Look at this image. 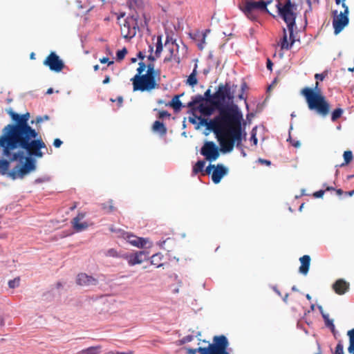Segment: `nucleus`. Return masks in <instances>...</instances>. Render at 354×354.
Masks as SVG:
<instances>
[{"instance_id":"obj_1","label":"nucleus","mask_w":354,"mask_h":354,"mask_svg":"<svg viewBox=\"0 0 354 354\" xmlns=\"http://www.w3.org/2000/svg\"><path fill=\"white\" fill-rule=\"evenodd\" d=\"M13 124L4 127L0 136V147L8 160H0V174L12 179L24 178L36 169L32 156L41 158L46 145L39 131L28 124L30 113L18 114L11 109L7 111Z\"/></svg>"},{"instance_id":"obj_2","label":"nucleus","mask_w":354,"mask_h":354,"mask_svg":"<svg viewBox=\"0 0 354 354\" xmlns=\"http://www.w3.org/2000/svg\"><path fill=\"white\" fill-rule=\"evenodd\" d=\"M217 111L218 114L212 120L207 122L203 119L201 124L205 123L216 135L222 152H230L235 143L236 147L241 145L243 115L236 106H227Z\"/></svg>"},{"instance_id":"obj_3","label":"nucleus","mask_w":354,"mask_h":354,"mask_svg":"<svg viewBox=\"0 0 354 354\" xmlns=\"http://www.w3.org/2000/svg\"><path fill=\"white\" fill-rule=\"evenodd\" d=\"M160 70L155 69L153 63L147 65L142 62L138 64L137 74L131 78L133 91H151L160 86Z\"/></svg>"},{"instance_id":"obj_4","label":"nucleus","mask_w":354,"mask_h":354,"mask_svg":"<svg viewBox=\"0 0 354 354\" xmlns=\"http://www.w3.org/2000/svg\"><path fill=\"white\" fill-rule=\"evenodd\" d=\"M129 8L135 10L134 12L129 14L126 19L120 21L121 18L124 17L125 14L122 13L118 17L120 26V31L122 37L125 39H131L136 36L137 30L143 27V13L140 8L141 2L140 0H129Z\"/></svg>"},{"instance_id":"obj_5","label":"nucleus","mask_w":354,"mask_h":354,"mask_svg":"<svg viewBox=\"0 0 354 354\" xmlns=\"http://www.w3.org/2000/svg\"><path fill=\"white\" fill-rule=\"evenodd\" d=\"M310 110H315L322 116H326L330 111V104L322 95L317 81L313 88L305 87L301 91Z\"/></svg>"},{"instance_id":"obj_6","label":"nucleus","mask_w":354,"mask_h":354,"mask_svg":"<svg viewBox=\"0 0 354 354\" xmlns=\"http://www.w3.org/2000/svg\"><path fill=\"white\" fill-rule=\"evenodd\" d=\"M233 99L234 96L231 93L229 84H221L218 86L216 91L214 93L212 106L201 104L197 109L203 115L209 116L214 113L215 110L225 108V106H227L224 104L226 102V100L230 102L232 101Z\"/></svg>"},{"instance_id":"obj_7","label":"nucleus","mask_w":354,"mask_h":354,"mask_svg":"<svg viewBox=\"0 0 354 354\" xmlns=\"http://www.w3.org/2000/svg\"><path fill=\"white\" fill-rule=\"evenodd\" d=\"M228 341L225 336H215L213 339V343L209 344L207 347H199L198 348L188 349V354H195L199 352L200 354H228L227 350Z\"/></svg>"},{"instance_id":"obj_8","label":"nucleus","mask_w":354,"mask_h":354,"mask_svg":"<svg viewBox=\"0 0 354 354\" xmlns=\"http://www.w3.org/2000/svg\"><path fill=\"white\" fill-rule=\"evenodd\" d=\"M276 6L279 15L287 24L290 37L291 38L293 35V28L295 26L296 14L295 10H296V6L290 0H283V3L278 1Z\"/></svg>"},{"instance_id":"obj_9","label":"nucleus","mask_w":354,"mask_h":354,"mask_svg":"<svg viewBox=\"0 0 354 354\" xmlns=\"http://www.w3.org/2000/svg\"><path fill=\"white\" fill-rule=\"evenodd\" d=\"M270 3V1L247 0L240 6V8L249 19L254 20L257 18L256 10H259L268 12L267 5Z\"/></svg>"},{"instance_id":"obj_10","label":"nucleus","mask_w":354,"mask_h":354,"mask_svg":"<svg viewBox=\"0 0 354 354\" xmlns=\"http://www.w3.org/2000/svg\"><path fill=\"white\" fill-rule=\"evenodd\" d=\"M219 148L212 141H205L200 153L209 162L215 161L220 156Z\"/></svg>"},{"instance_id":"obj_11","label":"nucleus","mask_w":354,"mask_h":354,"mask_svg":"<svg viewBox=\"0 0 354 354\" xmlns=\"http://www.w3.org/2000/svg\"><path fill=\"white\" fill-rule=\"evenodd\" d=\"M342 6L344 8V12H341L340 14L337 16V17L334 18L333 21L334 33L335 35L339 34L348 24V8L344 2L342 3Z\"/></svg>"},{"instance_id":"obj_12","label":"nucleus","mask_w":354,"mask_h":354,"mask_svg":"<svg viewBox=\"0 0 354 354\" xmlns=\"http://www.w3.org/2000/svg\"><path fill=\"white\" fill-rule=\"evenodd\" d=\"M44 64L55 72L59 73L64 68V64L59 57L55 53L51 52L44 61Z\"/></svg>"},{"instance_id":"obj_13","label":"nucleus","mask_w":354,"mask_h":354,"mask_svg":"<svg viewBox=\"0 0 354 354\" xmlns=\"http://www.w3.org/2000/svg\"><path fill=\"white\" fill-rule=\"evenodd\" d=\"M86 213L79 212L77 215L71 221L72 226L75 232H80L88 228V225L86 222H81V221L84 219Z\"/></svg>"},{"instance_id":"obj_14","label":"nucleus","mask_w":354,"mask_h":354,"mask_svg":"<svg viewBox=\"0 0 354 354\" xmlns=\"http://www.w3.org/2000/svg\"><path fill=\"white\" fill-rule=\"evenodd\" d=\"M228 172V169L222 164H218L214 167L212 173V180L214 183L218 184L221 182L222 178Z\"/></svg>"},{"instance_id":"obj_15","label":"nucleus","mask_w":354,"mask_h":354,"mask_svg":"<svg viewBox=\"0 0 354 354\" xmlns=\"http://www.w3.org/2000/svg\"><path fill=\"white\" fill-rule=\"evenodd\" d=\"M77 283L80 286H95L97 283V280L86 273H80L77 276Z\"/></svg>"},{"instance_id":"obj_16","label":"nucleus","mask_w":354,"mask_h":354,"mask_svg":"<svg viewBox=\"0 0 354 354\" xmlns=\"http://www.w3.org/2000/svg\"><path fill=\"white\" fill-rule=\"evenodd\" d=\"M349 283L342 279H337L333 285V289L337 295H344L349 290Z\"/></svg>"},{"instance_id":"obj_17","label":"nucleus","mask_w":354,"mask_h":354,"mask_svg":"<svg viewBox=\"0 0 354 354\" xmlns=\"http://www.w3.org/2000/svg\"><path fill=\"white\" fill-rule=\"evenodd\" d=\"M124 235V239L133 246L143 248L146 245L147 241L142 238L129 234V233H125Z\"/></svg>"},{"instance_id":"obj_18","label":"nucleus","mask_w":354,"mask_h":354,"mask_svg":"<svg viewBox=\"0 0 354 354\" xmlns=\"http://www.w3.org/2000/svg\"><path fill=\"white\" fill-rule=\"evenodd\" d=\"M301 266L299 267V272L304 275H306L308 272L310 264V257L309 255H304L299 259Z\"/></svg>"},{"instance_id":"obj_19","label":"nucleus","mask_w":354,"mask_h":354,"mask_svg":"<svg viewBox=\"0 0 354 354\" xmlns=\"http://www.w3.org/2000/svg\"><path fill=\"white\" fill-rule=\"evenodd\" d=\"M145 253L143 251L137 252L135 254H131L128 258V263L130 266H134L136 264H140L143 262L142 256H145Z\"/></svg>"},{"instance_id":"obj_20","label":"nucleus","mask_w":354,"mask_h":354,"mask_svg":"<svg viewBox=\"0 0 354 354\" xmlns=\"http://www.w3.org/2000/svg\"><path fill=\"white\" fill-rule=\"evenodd\" d=\"M204 97L201 95H196L192 97V100L187 103V107L190 108L192 110H195V106L198 104V106L201 104H203Z\"/></svg>"},{"instance_id":"obj_21","label":"nucleus","mask_w":354,"mask_h":354,"mask_svg":"<svg viewBox=\"0 0 354 354\" xmlns=\"http://www.w3.org/2000/svg\"><path fill=\"white\" fill-rule=\"evenodd\" d=\"M152 129L153 131L159 133L161 136H165L167 133V128L165 124L158 120L154 122Z\"/></svg>"},{"instance_id":"obj_22","label":"nucleus","mask_w":354,"mask_h":354,"mask_svg":"<svg viewBox=\"0 0 354 354\" xmlns=\"http://www.w3.org/2000/svg\"><path fill=\"white\" fill-rule=\"evenodd\" d=\"M197 67H198V66L196 64L192 73L188 76V78L187 79V81H186V84L191 86H194L198 83V80L196 77Z\"/></svg>"},{"instance_id":"obj_23","label":"nucleus","mask_w":354,"mask_h":354,"mask_svg":"<svg viewBox=\"0 0 354 354\" xmlns=\"http://www.w3.org/2000/svg\"><path fill=\"white\" fill-rule=\"evenodd\" d=\"M179 97L180 95H175L167 104L172 107L176 112L179 111L183 106L182 102L180 101Z\"/></svg>"},{"instance_id":"obj_24","label":"nucleus","mask_w":354,"mask_h":354,"mask_svg":"<svg viewBox=\"0 0 354 354\" xmlns=\"http://www.w3.org/2000/svg\"><path fill=\"white\" fill-rule=\"evenodd\" d=\"M283 37L281 40V44H280V46H281V49H286V50H288L291 48L292 45L293 44L295 40L292 39L291 41V43L289 44L288 42V38H287V34H286V30L285 28H283Z\"/></svg>"},{"instance_id":"obj_25","label":"nucleus","mask_w":354,"mask_h":354,"mask_svg":"<svg viewBox=\"0 0 354 354\" xmlns=\"http://www.w3.org/2000/svg\"><path fill=\"white\" fill-rule=\"evenodd\" d=\"M162 258L163 255L162 254L156 253L151 257V263L156 266L157 268H160L163 266V264L160 263Z\"/></svg>"},{"instance_id":"obj_26","label":"nucleus","mask_w":354,"mask_h":354,"mask_svg":"<svg viewBox=\"0 0 354 354\" xmlns=\"http://www.w3.org/2000/svg\"><path fill=\"white\" fill-rule=\"evenodd\" d=\"M347 335L349 337L348 351L351 354H354V328L347 332Z\"/></svg>"},{"instance_id":"obj_27","label":"nucleus","mask_w":354,"mask_h":354,"mask_svg":"<svg viewBox=\"0 0 354 354\" xmlns=\"http://www.w3.org/2000/svg\"><path fill=\"white\" fill-rule=\"evenodd\" d=\"M101 209L105 212V213H111L113 212L115 208L113 205V201L110 200L107 203H104L100 205Z\"/></svg>"},{"instance_id":"obj_28","label":"nucleus","mask_w":354,"mask_h":354,"mask_svg":"<svg viewBox=\"0 0 354 354\" xmlns=\"http://www.w3.org/2000/svg\"><path fill=\"white\" fill-rule=\"evenodd\" d=\"M205 165V160H198L193 167L192 172L194 174H197L203 171Z\"/></svg>"},{"instance_id":"obj_29","label":"nucleus","mask_w":354,"mask_h":354,"mask_svg":"<svg viewBox=\"0 0 354 354\" xmlns=\"http://www.w3.org/2000/svg\"><path fill=\"white\" fill-rule=\"evenodd\" d=\"M343 156H344V162L341 164V165H340L341 167L348 165L349 162H351V160L353 158V153L351 151H344Z\"/></svg>"},{"instance_id":"obj_30","label":"nucleus","mask_w":354,"mask_h":354,"mask_svg":"<svg viewBox=\"0 0 354 354\" xmlns=\"http://www.w3.org/2000/svg\"><path fill=\"white\" fill-rule=\"evenodd\" d=\"M344 111L341 108L335 109L331 114V120L335 122L342 115Z\"/></svg>"},{"instance_id":"obj_31","label":"nucleus","mask_w":354,"mask_h":354,"mask_svg":"<svg viewBox=\"0 0 354 354\" xmlns=\"http://www.w3.org/2000/svg\"><path fill=\"white\" fill-rule=\"evenodd\" d=\"M102 346L98 345L91 346L85 348L86 354H100L101 353Z\"/></svg>"},{"instance_id":"obj_32","label":"nucleus","mask_w":354,"mask_h":354,"mask_svg":"<svg viewBox=\"0 0 354 354\" xmlns=\"http://www.w3.org/2000/svg\"><path fill=\"white\" fill-rule=\"evenodd\" d=\"M162 51V38L161 37H158L156 42V49L155 51L156 57H159L160 56V53Z\"/></svg>"},{"instance_id":"obj_33","label":"nucleus","mask_w":354,"mask_h":354,"mask_svg":"<svg viewBox=\"0 0 354 354\" xmlns=\"http://www.w3.org/2000/svg\"><path fill=\"white\" fill-rule=\"evenodd\" d=\"M204 101H206L209 104V106H212V100L214 98V94L212 95L210 88H208L204 93Z\"/></svg>"},{"instance_id":"obj_34","label":"nucleus","mask_w":354,"mask_h":354,"mask_svg":"<svg viewBox=\"0 0 354 354\" xmlns=\"http://www.w3.org/2000/svg\"><path fill=\"white\" fill-rule=\"evenodd\" d=\"M127 54V50L126 48H123L122 50H120L116 53V59L118 61H122L126 55Z\"/></svg>"},{"instance_id":"obj_35","label":"nucleus","mask_w":354,"mask_h":354,"mask_svg":"<svg viewBox=\"0 0 354 354\" xmlns=\"http://www.w3.org/2000/svg\"><path fill=\"white\" fill-rule=\"evenodd\" d=\"M20 278L19 277L8 281V286L10 288H15L19 286Z\"/></svg>"},{"instance_id":"obj_36","label":"nucleus","mask_w":354,"mask_h":354,"mask_svg":"<svg viewBox=\"0 0 354 354\" xmlns=\"http://www.w3.org/2000/svg\"><path fill=\"white\" fill-rule=\"evenodd\" d=\"M323 317L324 319V321H325V324L327 327L330 328L331 329L332 331H334L335 330V326L333 324V320L330 319L328 317V315H323Z\"/></svg>"},{"instance_id":"obj_37","label":"nucleus","mask_w":354,"mask_h":354,"mask_svg":"<svg viewBox=\"0 0 354 354\" xmlns=\"http://www.w3.org/2000/svg\"><path fill=\"white\" fill-rule=\"evenodd\" d=\"M334 354H344V346L342 341L337 343Z\"/></svg>"},{"instance_id":"obj_38","label":"nucleus","mask_w":354,"mask_h":354,"mask_svg":"<svg viewBox=\"0 0 354 354\" xmlns=\"http://www.w3.org/2000/svg\"><path fill=\"white\" fill-rule=\"evenodd\" d=\"M106 256L111 257H117L118 255L117 251L115 249L111 248L106 251Z\"/></svg>"},{"instance_id":"obj_39","label":"nucleus","mask_w":354,"mask_h":354,"mask_svg":"<svg viewBox=\"0 0 354 354\" xmlns=\"http://www.w3.org/2000/svg\"><path fill=\"white\" fill-rule=\"evenodd\" d=\"M50 117L48 115H45L43 116H38L36 118V123L39 124L43 122L44 121L48 120Z\"/></svg>"},{"instance_id":"obj_40","label":"nucleus","mask_w":354,"mask_h":354,"mask_svg":"<svg viewBox=\"0 0 354 354\" xmlns=\"http://www.w3.org/2000/svg\"><path fill=\"white\" fill-rule=\"evenodd\" d=\"M216 165L209 164L205 169V172L206 174L209 175L212 173V171L214 169Z\"/></svg>"},{"instance_id":"obj_41","label":"nucleus","mask_w":354,"mask_h":354,"mask_svg":"<svg viewBox=\"0 0 354 354\" xmlns=\"http://www.w3.org/2000/svg\"><path fill=\"white\" fill-rule=\"evenodd\" d=\"M326 73H317L315 74V78L317 80H320V81H323L324 79L325 78V77L326 76Z\"/></svg>"},{"instance_id":"obj_42","label":"nucleus","mask_w":354,"mask_h":354,"mask_svg":"<svg viewBox=\"0 0 354 354\" xmlns=\"http://www.w3.org/2000/svg\"><path fill=\"white\" fill-rule=\"evenodd\" d=\"M171 114L167 111H160L158 114L159 118H164L165 117H170Z\"/></svg>"},{"instance_id":"obj_43","label":"nucleus","mask_w":354,"mask_h":354,"mask_svg":"<svg viewBox=\"0 0 354 354\" xmlns=\"http://www.w3.org/2000/svg\"><path fill=\"white\" fill-rule=\"evenodd\" d=\"M194 337L192 335H187L182 339L181 342L183 344H185L192 341Z\"/></svg>"},{"instance_id":"obj_44","label":"nucleus","mask_w":354,"mask_h":354,"mask_svg":"<svg viewBox=\"0 0 354 354\" xmlns=\"http://www.w3.org/2000/svg\"><path fill=\"white\" fill-rule=\"evenodd\" d=\"M62 145V141L59 139V138H56L53 141V146L56 148H59L61 147V145Z\"/></svg>"},{"instance_id":"obj_45","label":"nucleus","mask_w":354,"mask_h":354,"mask_svg":"<svg viewBox=\"0 0 354 354\" xmlns=\"http://www.w3.org/2000/svg\"><path fill=\"white\" fill-rule=\"evenodd\" d=\"M100 62L102 64L108 63L109 66L113 64V61H109V58H107V57H102V58L100 59Z\"/></svg>"},{"instance_id":"obj_46","label":"nucleus","mask_w":354,"mask_h":354,"mask_svg":"<svg viewBox=\"0 0 354 354\" xmlns=\"http://www.w3.org/2000/svg\"><path fill=\"white\" fill-rule=\"evenodd\" d=\"M105 354H133V351H129V352L110 351Z\"/></svg>"},{"instance_id":"obj_47","label":"nucleus","mask_w":354,"mask_h":354,"mask_svg":"<svg viewBox=\"0 0 354 354\" xmlns=\"http://www.w3.org/2000/svg\"><path fill=\"white\" fill-rule=\"evenodd\" d=\"M324 192H325L324 190H319V191H317V192H315L313 194V196L315 198H321L324 195Z\"/></svg>"},{"instance_id":"obj_48","label":"nucleus","mask_w":354,"mask_h":354,"mask_svg":"<svg viewBox=\"0 0 354 354\" xmlns=\"http://www.w3.org/2000/svg\"><path fill=\"white\" fill-rule=\"evenodd\" d=\"M290 142L292 143V145L296 148L299 147L301 145L299 141H290Z\"/></svg>"},{"instance_id":"obj_49","label":"nucleus","mask_w":354,"mask_h":354,"mask_svg":"<svg viewBox=\"0 0 354 354\" xmlns=\"http://www.w3.org/2000/svg\"><path fill=\"white\" fill-rule=\"evenodd\" d=\"M272 62H271V60L270 59H268L267 68L270 70H272Z\"/></svg>"},{"instance_id":"obj_50","label":"nucleus","mask_w":354,"mask_h":354,"mask_svg":"<svg viewBox=\"0 0 354 354\" xmlns=\"http://www.w3.org/2000/svg\"><path fill=\"white\" fill-rule=\"evenodd\" d=\"M148 59L151 62L150 63H153L156 60V57L151 55V53L148 56Z\"/></svg>"},{"instance_id":"obj_51","label":"nucleus","mask_w":354,"mask_h":354,"mask_svg":"<svg viewBox=\"0 0 354 354\" xmlns=\"http://www.w3.org/2000/svg\"><path fill=\"white\" fill-rule=\"evenodd\" d=\"M259 162H262V163H264L266 164V165H270V160H264V159H261L260 158L259 159Z\"/></svg>"},{"instance_id":"obj_52","label":"nucleus","mask_w":354,"mask_h":354,"mask_svg":"<svg viewBox=\"0 0 354 354\" xmlns=\"http://www.w3.org/2000/svg\"><path fill=\"white\" fill-rule=\"evenodd\" d=\"M109 82H110V77L109 75H106L102 82L104 84H108Z\"/></svg>"},{"instance_id":"obj_53","label":"nucleus","mask_w":354,"mask_h":354,"mask_svg":"<svg viewBox=\"0 0 354 354\" xmlns=\"http://www.w3.org/2000/svg\"><path fill=\"white\" fill-rule=\"evenodd\" d=\"M345 194H346V196H352L354 194V189H353V190H352V191L346 192H345Z\"/></svg>"},{"instance_id":"obj_54","label":"nucleus","mask_w":354,"mask_h":354,"mask_svg":"<svg viewBox=\"0 0 354 354\" xmlns=\"http://www.w3.org/2000/svg\"><path fill=\"white\" fill-rule=\"evenodd\" d=\"M252 140H253V141H254V145H257V138H256V136H255V134H254V133H253V134L252 135Z\"/></svg>"},{"instance_id":"obj_55","label":"nucleus","mask_w":354,"mask_h":354,"mask_svg":"<svg viewBox=\"0 0 354 354\" xmlns=\"http://www.w3.org/2000/svg\"><path fill=\"white\" fill-rule=\"evenodd\" d=\"M335 191H336L337 194L339 196H341L344 193L343 190L341 189H337Z\"/></svg>"},{"instance_id":"obj_56","label":"nucleus","mask_w":354,"mask_h":354,"mask_svg":"<svg viewBox=\"0 0 354 354\" xmlns=\"http://www.w3.org/2000/svg\"><path fill=\"white\" fill-rule=\"evenodd\" d=\"M273 290L277 295H279V296L281 295L280 291L277 289L276 286L273 287Z\"/></svg>"},{"instance_id":"obj_57","label":"nucleus","mask_w":354,"mask_h":354,"mask_svg":"<svg viewBox=\"0 0 354 354\" xmlns=\"http://www.w3.org/2000/svg\"><path fill=\"white\" fill-rule=\"evenodd\" d=\"M53 89L52 88H49L46 91V94H51V93H53Z\"/></svg>"},{"instance_id":"obj_58","label":"nucleus","mask_w":354,"mask_h":354,"mask_svg":"<svg viewBox=\"0 0 354 354\" xmlns=\"http://www.w3.org/2000/svg\"><path fill=\"white\" fill-rule=\"evenodd\" d=\"M138 56L140 59H144V57H145V56L142 55V52H139L138 54Z\"/></svg>"},{"instance_id":"obj_59","label":"nucleus","mask_w":354,"mask_h":354,"mask_svg":"<svg viewBox=\"0 0 354 354\" xmlns=\"http://www.w3.org/2000/svg\"><path fill=\"white\" fill-rule=\"evenodd\" d=\"M99 68H100V67H99V65H97V64H96V65H95V66H93V69H94V71H98V70H99Z\"/></svg>"},{"instance_id":"obj_60","label":"nucleus","mask_w":354,"mask_h":354,"mask_svg":"<svg viewBox=\"0 0 354 354\" xmlns=\"http://www.w3.org/2000/svg\"><path fill=\"white\" fill-rule=\"evenodd\" d=\"M335 2L337 4H339L341 2L342 3L344 2V0H335Z\"/></svg>"},{"instance_id":"obj_61","label":"nucleus","mask_w":354,"mask_h":354,"mask_svg":"<svg viewBox=\"0 0 354 354\" xmlns=\"http://www.w3.org/2000/svg\"><path fill=\"white\" fill-rule=\"evenodd\" d=\"M76 207H77V204H76V203H75V204L73 205V206H72L70 209H71V210H73V209H75L76 208Z\"/></svg>"},{"instance_id":"obj_62","label":"nucleus","mask_w":354,"mask_h":354,"mask_svg":"<svg viewBox=\"0 0 354 354\" xmlns=\"http://www.w3.org/2000/svg\"><path fill=\"white\" fill-rule=\"evenodd\" d=\"M353 177H354V174H353V175H349V176H347V179H348V180H351V179H352Z\"/></svg>"},{"instance_id":"obj_63","label":"nucleus","mask_w":354,"mask_h":354,"mask_svg":"<svg viewBox=\"0 0 354 354\" xmlns=\"http://www.w3.org/2000/svg\"><path fill=\"white\" fill-rule=\"evenodd\" d=\"M288 297V294H286V295H285V297H283V301H284L285 302H286V301H287Z\"/></svg>"},{"instance_id":"obj_64","label":"nucleus","mask_w":354,"mask_h":354,"mask_svg":"<svg viewBox=\"0 0 354 354\" xmlns=\"http://www.w3.org/2000/svg\"><path fill=\"white\" fill-rule=\"evenodd\" d=\"M348 71H350V72H353L354 71V66L353 68H348Z\"/></svg>"}]
</instances>
